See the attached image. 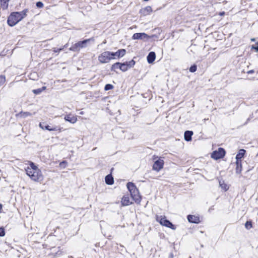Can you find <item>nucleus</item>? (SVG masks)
<instances>
[{
	"label": "nucleus",
	"instance_id": "bb28decb",
	"mask_svg": "<svg viewBox=\"0 0 258 258\" xmlns=\"http://www.w3.org/2000/svg\"><path fill=\"white\" fill-rule=\"evenodd\" d=\"M197 70V66L196 64H194L190 66L189 68V71L191 73L195 72Z\"/></svg>",
	"mask_w": 258,
	"mask_h": 258
},
{
	"label": "nucleus",
	"instance_id": "6e6552de",
	"mask_svg": "<svg viewBox=\"0 0 258 258\" xmlns=\"http://www.w3.org/2000/svg\"><path fill=\"white\" fill-rule=\"evenodd\" d=\"M39 127L43 129L48 130L49 131H61V128L58 126L55 125L53 127H51L48 124H46L45 122H40L39 124Z\"/></svg>",
	"mask_w": 258,
	"mask_h": 258
},
{
	"label": "nucleus",
	"instance_id": "09e8293b",
	"mask_svg": "<svg viewBox=\"0 0 258 258\" xmlns=\"http://www.w3.org/2000/svg\"><path fill=\"white\" fill-rule=\"evenodd\" d=\"M248 120H249V119H247V120H246V122H245V123H247V122H248Z\"/></svg>",
	"mask_w": 258,
	"mask_h": 258
},
{
	"label": "nucleus",
	"instance_id": "c756f323",
	"mask_svg": "<svg viewBox=\"0 0 258 258\" xmlns=\"http://www.w3.org/2000/svg\"><path fill=\"white\" fill-rule=\"evenodd\" d=\"M6 82V77L4 75H0V86H2Z\"/></svg>",
	"mask_w": 258,
	"mask_h": 258
},
{
	"label": "nucleus",
	"instance_id": "4468645a",
	"mask_svg": "<svg viewBox=\"0 0 258 258\" xmlns=\"http://www.w3.org/2000/svg\"><path fill=\"white\" fill-rule=\"evenodd\" d=\"M156 58V54L154 51H151L147 56V60L149 63H152Z\"/></svg>",
	"mask_w": 258,
	"mask_h": 258
},
{
	"label": "nucleus",
	"instance_id": "393cba45",
	"mask_svg": "<svg viewBox=\"0 0 258 258\" xmlns=\"http://www.w3.org/2000/svg\"><path fill=\"white\" fill-rule=\"evenodd\" d=\"M46 87L43 86L40 88L34 89L32 90V92L35 95H38V94H40L43 91L45 90L46 89Z\"/></svg>",
	"mask_w": 258,
	"mask_h": 258
},
{
	"label": "nucleus",
	"instance_id": "e433bc0d",
	"mask_svg": "<svg viewBox=\"0 0 258 258\" xmlns=\"http://www.w3.org/2000/svg\"><path fill=\"white\" fill-rule=\"evenodd\" d=\"M251 49H253L256 52H258V42L251 46Z\"/></svg>",
	"mask_w": 258,
	"mask_h": 258
},
{
	"label": "nucleus",
	"instance_id": "c85d7f7f",
	"mask_svg": "<svg viewBox=\"0 0 258 258\" xmlns=\"http://www.w3.org/2000/svg\"><path fill=\"white\" fill-rule=\"evenodd\" d=\"M245 227L247 229H250L252 227L251 221H247L245 223Z\"/></svg>",
	"mask_w": 258,
	"mask_h": 258
},
{
	"label": "nucleus",
	"instance_id": "1a4fd4ad",
	"mask_svg": "<svg viewBox=\"0 0 258 258\" xmlns=\"http://www.w3.org/2000/svg\"><path fill=\"white\" fill-rule=\"evenodd\" d=\"M164 164V162L163 160L161 158H159L154 162L152 169L158 172L163 168Z\"/></svg>",
	"mask_w": 258,
	"mask_h": 258
},
{
	"label": "nucleus",
	"instance_id": "2f4dec72",
	"mask_svg": "<svg viewBox=\"0 0 258 258\" xmlns=\"http://www.w3.org/2000/svg\"><path fill=\"white\" fill-rule=\"evenodd\" d=\"M20 114L24 117H26L29 116H32V114L29 112H21Z\"/></svg>",
	"mask_w": 258,
	"mask_h": 258
},
{
	"label": "nucleus",
	"instance_id": "f03ea898",
	"mask_svg": "<svg viewBox=\"0 0 258 258\" xmlns=\"http://www.w3.org/2000/svg\"><path fill=\"white\" fill-rule=\"evenodd\" d=\"M127 188L130 192L131 196L135 202L139 204L142 200V196L140 195L139 191L135 183L129 182L126 184Z\"/></svg>",
	"mask_w": 258,
	"mask_h": 258
},
{
	"label": "nucleus",
	"instance_id": "3c124183",
	"mask_svg": "<svg viewBox=\"0 0 258 258\" xmlns=\"http://www.w3.org/2000/svg\"><path fill=\"white\" fill-rule=\"evenodd\" d=\"M252 41H254V39H251Z\"/></svg>",
	"mask_w": 258,
	"mask_h": 258
},
{
	"label": "nucleus",
	"instance_id": "ddd939ff",
	"mask_svg": "<svg viewBox=\"0 0 258 258\" xmlns=\"http://www.w3.org/2000/svg\"><path fill=\"white\" fill-rule=\"evenodd\" d=\"M152 11V8L150 6H147L140 10V14L143 16H146L150 14Z\"/></svg>",
	"mask_w": 258,
	"mask_h": 258
},
{
	"label": "nucleus",
	"instance_id": "dca6fc26",
	"mask_svg": "<svg viewBox=\"0 0 258 258\" xmlns=\"http://www.w3.org/2000/svg\"><path fill=\"white\" fill-rule=\"evenodd\" d=\"M193 132L191 131H186L184 134V140L189 142L192 140V136L193 135Z\"/></svg>",
	"mask_w": 258,
	"mask_h": 258
},
{
	"label": "nucleus",
	"instance_id": "aec40b11",
	"mask_svg": "<svg viewBox=\"0 0 258 258\" xmlns=\"http://www.w3.org/2000/svg\"><path fill=\"white\" fill-rule=\"evenodd\" d=\"M121 204L123 206H128L132 204V202H130V199L128 197L124 196L121 199Z\"/></svg>",
	"mask_w": 258,
	"mask_h": 258
},
{
	"label": "nucleus",
	"instance_id": "5701e85b",
	"mask_svg": "<svg viewBox=\"0 0 258 258\" xmlns=\"http://www.w3.org/2000/svg\"><path fill=\"white\" fill-rule=\"evenodd\" d=\"M123 63H125V66L127 67V68L128 70L129 69H131V68L134 67V66L136 64V61L134 59H132L129 61L123 62Z\"/></svg>",
	"mask_w": 258,
	"mask_h": 258
},
{
	"label": "nucleus",
	"instance_id": "6ab92c4d",
	"mask_svg": "<svg viewBox=\"0 0 258 258\" xmlns=\"http://www.w3.org/2000/svg\"><path fill=\"white\" fill-rule=\"evenodd\" d=\"M105 183L108 185H112L114 183V179L112 175L110 174H108L105 177Z\"/></svg>",
	"mask_w": 258,
	"mask_h": 258
},
{
	"label": "nucleus",
	"instance_id": "2eb2a0df",
	"mask_svg": "<svg viewBox=\"0 0 258 258\" xmlns=\"http://www.w3.org/2000/svg\"><path fill=\"white\" fill-rule=\"evenodd\" d=\"M64 119L66 121H69L71 123H74L77 120L76 117L71 114L65 115Z\"/></svg>",
	"mask_w": 258,
	"mask_h": 258
},
{
	"label": "nucleus",
	"instance_id": "473e14b6",
	"mask_svg": "<svg viewBox=\"0 0 258 258\" xmlns=\"http://www.w3.org/2000/svg\"><path fill=\"white\" fill-rule=\"evenodd\" d=\"M67 162L66 160H63L60 162L59 163V167L61 168H65L67 165Z\"/></svg>",
	"mask_w": 258,
	"mask_h": 258
},
{
	"label": "nucleus",
	"instance_id": "49530a36",
	"mask_svg": "<svg viewBox=\"0 0 258 258\" xmlns=\"http://www.w3.org/2000/svg\"><path fill=\"white\" fill-rule=\"evenodd\" d=\"M248 120H249V119H247V120H246V122H245V123H247V122H248Z\"/></svg>",
	"mask_w": 258,
	"mask_h": 258
},
{
	"label": "nucleus",
	"instance_id": "a18cd8bd",
	"mask_svg": "<svg viewBox=\"0 0 258 258\" xmlns=\"http://www.w3.org/2000/svg\"><path fill=\"white\" fill-rule=\"evenodd\" d=\"M69 258H73V257L72 256H69Z\"/></svg>",
	"mask_w": 258,
	"mask_h": 258
},
{
	"label": "nucleus",
	"instance_id": "39448f33",
	"mask_svg": "<svg viewBox=\"0 0 258 258\" xmlns=\"http://www.w3.org/2000/svg\"><path fill=\"white\" fill-rule=\"evenodd\" d=\"M26 174L34 181L40 182L43 180V176L40 170H36V171H34L27 170Z\"/></svg>",
	"mask_w": 258,
	"mask_h": 258
},
{
	"label": "nucleus",
	"instance_id": "412c9836",
	"mask_svg": "<svg viewBox=\"0 0 258 258\" xmlns=\"http://www.w3.org/2000/svg\"><path fill=\"white\" fill-rule=\"evenodd\" d=\"M236 169L235 172L237 174H240L242 171V166L241 163V161L239 160V161L236 162Z\"/></svg>",
	"mask_w": 258,
	"mask_h": 258
},
{
	"label": "nucleus",
	"instance_id": "603ef678",
	"mask_svg": "<svg viewBox=\"0 0 258 258\" xmlns=\"http://www.w3.org/2000/svg\"><path fill=\"white\" fill-rule=\"evenodd\" d=\"M250 170V169H248V170H247V172L249 171V170Z\"/></svg>",
	"mask_w": 258,
	"mask_h": 258
},
{
	"label": "nucleus",
	"instance_id": "7ed1b4c3",
	"mask_svg": "<svg viewBox=\"0 0 258 258\" xmlns=\"http://www.w3.org/2000/svg\"><path fill=\"white\" fill-rule=\"evenodd\" d=\"M94 41L95 39L94 37L79 41L75 44H73L69 48V50L74 52H78L81 49L86 48L89 43L91 42L94 43Z\"/></svg>",
	"mask_w": 258,
	"mask_h": 258
},
{
	"label": "nucleus",
	"instance_id": "20e7f679",
	"mask_svg": "<svg viewBox=\"0 0 258 258\" xmlns=\"http://www.w3.org/2000/svg\"><path fill=\"white\" fill-rule=\"evenodd\" d=\"M156 221L162 226L169 228L172 230H175L176 228L175 225L172 224L169 220L167 219L165 216H156Z\"/></svg>",
	"mask_w": 258,
	"mask_h": 258
},
{
	"label": "nucleus",
	"instance_id": "de8ad7c7",
	"mask_svg": "<svg viewBox=\"0 0 258 258\" xmlns=\"http://www.w3.org/2000/svg\"><path fill=\"white\" fill-rule=\"evenodd\" d=\"M248 120H249V119H247V120H246V122H245V123H247V122H248Z\"/></svg>",
	"mask_w": 258,
	"mask_h": 258
},
{
	"label": "nucleus",
	"instance_id": "8fccbe9b",
	"mask_svg": "<svg viewBox=\"0 0 258 258\" xmlns=\"http://www.w3.org/2000/svg\"><path fill=\"white\" fill-rule=\"evenodd\" d=\"M144 1L145 2H147V1H149V0H144Z\"/></svg>",
	"mask_w": 258,
	"mask_h": 258
},
{
	"label": "nucleus",
	"instance_id": "4be33fe9",
	"mask_svg": "<svg viewBox=\"0 0 258 258\" xmlns=\"http://www.w3.org/2000/svg\"><path fill=\"white\" fill-rule=\"evenodd\" d=\"M10 0H0L1 6L3 10H7L8 8V3Z\"/></svg>",
	"mask_w": 258,
	"mask_h": 258
},
{
	"label": "nucleus",
	"instance_id": "79ce46f5",
	"mask_svg": "<svg viewBox=\"0 0 258 258\" xmlns=\"http://www.w3.org/2000/svg\"><path fill=\"white\" fill-rule=\"evenodd\" d=\"M3 208V205L2 204H0V213L1 212V210Z\"/></svg>",
	"mask_w": 258,
	"mask_h": 258
},
{
	"label": "nucleus",
	"instance_id": "423d86ee",
	"mask_svg": "<svg viewBox=\"0 0 258 258\" xmlns=\"http://www.w3.org/2000/svg\"><path fill=\"white\" fill-rule=\"evenodd\" d=\"M111 51H105L101 53L98 56V60L101 63H106L113 59L111 54Z\"/></svg>",
	"mask_w": 258,
	"mask_h": 258
},
{
	"label": "nucleus",
	"instance_id": "5fc2aeb1",
	"mask_svg": "<svg viewBox=\"0 0 258 258\" xmlns=\"http://www.w3.org/2000/svg\"><path fill=\"white\" fill-rule=\"evenodd\" d=\"M1 55L0 54V56H1Z\"/></svg>",
	"mask_w": 258,
	"mask_h": 258
},
{
	"label": "nucleus",
	"instance_id": "7c9ffc66",
	"mask_svg": "<svg viewBox=\"0 0 258 258\" xmlns=\"http://www.w3.org/2000/svg\"><path fill=\"white\" fill-rule=\"evenodd\" d=\"M113 88V86L110 84H107L105 85L104 87V90L105 91H108L112 89Z\"/></svg>",
	"mask_w": 258,
	"mask_h": 258
},
{
	"label": "nucleus",
	"instance_id": "f3484780",
	"mask_svg": "<svg viewBox=\"0 0 258 258\" xmlns=\"http://www.w3.org/2000/svg\"><path fill=\"white\" fill-rule=\"evenodd\" d=\"M245 152L246 151L244 149H240L236 156V161H239V160L241 161V159L243 158Z\"/></svg>",
	"mask_w": 258,
	"mask_h": 258
},
{
	"label": "nucleus",
	"instance_id": "b1692460",
	"mask_svg": "<svg viewBox=\"0 0 258 258\" xmlns=\"http://www.w3.org/2000/svg\"><path fill=\"white\" fill-rule=\"evenodd\" d=\"M120 63H121V62H116L114 63V64H113L111 66L110 70L111 71L115 72L116 69H119L120 70Z\"/></svg>",
	"mask_w": 258,
	"mask_h": 258
},
{
	"label": "nucleus",
	"instance_id": "9b49d317",
	"mask_svg": "<svg viewBox=\"0 0 258 258\" xmlns=\"http://www.w3.org/2000/svg\"><path fill=\"white\" fill-rule=\"evenodd\" d=\"M125 53L126 50L125 49H120L116 52H111V54L112 56L113 59H115L123 57Z\"/></svg>",
	"mask_w": 258,
	"mask_h": 258
},
{
	"label": "nucleus",
	"instance_id": "0eeeda50",
	"mask_svg": "<svg viewBox=\"0 0 258 258\" xmlns=\"http://www.w3.org/2000/svg\"><path fill=\"white\" fill-rule=\"evenodd\" d=\"M226 154V151L223 148H219L217 150L214 151L211 155V157L213 159L217 160L218 159H222L224 157Z\"/></svg>",
	"mask_w": 258,
	"mask_h": 258
},
{
	"label": "nucleus",
	"instance_id": "a211bd4d",
	"mask_svg": "<svg viewBox=\"0 0 258 258\" xmlns=\"http://www.w3.org/2000/svg\"><path fill=\"white\" fill-rule=\"evenodd\" d=\"M29 166H30L27 167L25 169L26 173H27V170H29L30 171H36V170H40L38 168L37 166L33 162H30Z\"/></svg>",
	"mask_w": 258,
	"mask_h": 258
},
{
	"label": "nucleus",
	"instance_id": "72a5a7b5",
	"mask_svg": "<svg viewBox=\"0 0 258 258\" xmlns=\"http://www.w3.org/2000/svg\"><path fill=\"white\" fill-rule=\"evenodd\" d=\"M64 47H65V46H64L63 47H62L61 48H57L54 47L52 48V51L54 52L59 53V52H60L61 51L63 50Z\"/></svg>",
	"mask_w": 258,
	"mask_h": 258
},
{
	"label": "nucleus",
	"instance_id": "9d476101",
	"mask_svg": "<svg viewBox=\"0 0 258 258\" xmlns=\"http://www.w3.org/2000/svg\"><path fill=\"white\" fill-rule=\"evenodd\" d=\"M154 36L152 35V36H149L145 33H134L132 36V39L134 40H143L145 39H148L149 38H152Z\"/></svg>",
	"mask_w": 258,
	"mask_h": 258
},
{
	"label": "nucleus",
	"instance_id": "f257e3e1",
	"mask_svg": "<svg viewBox=\"0 0 258 258\" xmlns=\"http://www.w3.org/2000/svg\"><path fill=\"white\" fill-rule=\"evenodd\" d=\"M28 12V9H25L21 12H12L8 17L7 23L9 26L13 27L24 18Z\"/></svg>",
	"mask_w": 258,
	"mask_h": 258
},
{
	"label": "nucleus",
	"instance_id": "4c0bfd02",
	"mask_svg": "<svg viewBox=\"0 0 258 258\" xmlns=\"http://www.w3.org/2000/svg\"><path fill=\"white\" fill-rule=\"evenodd\" d=\"M254 72V70H251L248 71L247 72V74H253Z\"/></svg>",
	"mask_w": 258,
	"mask_h": 258
},
{
	"label": "nucleus",
	"instance_id": "f704fd0d",
	"mask_svg": "<svg viewBox=\"0 0 258 258\" xmlns=\"http://www.w3.org/2000/svg\"><path fill=\"white\" fill-rule=\"evenodd\" d=\"M36 6L37 7V8H42L44 6V5L42 3V2H40V1H39V2H37L36 3Z\"/></svg>",
	"mask_w": 258,
	"mask_h": 258
},
{
	"label": "nucleus",
	"instance_id": "c03bdc74",
	"mask_svg": "<svg viewBox=\"0 0 258 258\" xmlns=\"http://www.w3.org/2000/svg\"><path fill=\"white\" fill-rule=\"evenodd\" d=\"M224 14V12H222V13H220V15H223Z\"/></svg>",
	"mask_w": 258,
	"mask_h": 258
},
{
	"label": "nucleus",
	"instance_id": "a878e982",
	"mask_svg": "<svg viewBox=\"0 0 258 258\" xmlns=\"http://www.w3.org/2000/svg\"><path fill=\"white\" fill-rule=\"evenodd\" d=\"M219 184H220V186H221V187L222 189H223L224 190H225V191H226L228 189L229 187H228L226 183H225L224 182L221 183V181H219Z\"/></svg>",
	"mask_w": 258,
	"mask_h": 258
},
{
	"label": "nucleus",
	"instance_id": "c9c22d12",
	"mask_svg": "<svg viewBox=\"0 0 258 258\" xmlns=\"http://www.w3.org/2000/svg\"><path fill=\"white\" fill-rule=\"evenodd\" d=\"M5 235V231L4 227H0V236L3 237Z\"/></svg>",
	"mask_w": 258,
	"mask_h": 258
},
{
	"label": "nucleus",
	"instance_id": "864d4df0",
	"mask_svg": "<svg viewBox=\"0 0 258 258\" xmlns=\"http://www.w3.org/2000/svg\"><path fill=\"white\" fill-rule=\"evenodd\" d=\"M189 258H191V256H189Z\"/></svg>",
	"mask_w": 258,
	"mask_h": 258
},
{
	"label": "nucleus",
	"instance_id": "37998d69",
	"mask_svg": "<svg viewBox=\"0 0 258 258\" xmlns=\"http://www.w3.org/2000/svg\"><path fill=\"white\" fill-rule=\"evenodd\" d=\"M54 249H55V247H53L52 248V251H54V250H55Z\"/></svg>",
	"mask_w": 258,
	"mask_h": 258
},
{
	"label": "nucleus",
	"instance_id": "a19ab883",
	"mask_svg": "<svg viewBox=\"0 0 258 258\" xmlns=\"http://www.w3.org/2000/svg\"><path fill=\"white\" fill-rule=\"evenodd\" d=\"M61 252H59V251L58 250L57 252L55 253L56 255H59L61 254Z\"/></svg>",
	"mask_w": 258,
	"mask_h": 258
},
{
	"label": "nucleus",
	"instance_id": "ea45409f",
	"mask_svg": "<svg viewBox=\"0 0 258 258\" xmlns=\"http://www.w3.org/2000/svg\"><path fill=\"white\" fill-rule=\"evenodd\" d=\"M214 210V206H213L211 207L209 209V210H208V212H211V211H212V210Z\"/></svg>",
	"mask_w": 258,
	"mask_h": 258
},
{
	"label": "nucleus",
	"instance_id": "f8f14e48",
	"mask_svg": "<svg viewBox=\"0 0 258 258\" xmlns=\"http://www.w3.org/2000/svg\"><path fill=\"white\" fill-rule=\"evenodd\" d=\"M187 219L189 223L199 224L200 223V218L195 215H188L187 216Z\"/></svg>",
	"mask_w": 258,
	"mask_h": 258
},
{
	"label": "nucleus",
	"instance_id": "58836bf2",
	"mask_svg": "<svg viewBox=\"0 0 258 258\" xmlns=\"http://www.w3.org/2000/svg\"><path fill=\"white\" fill-rule=\"evenodd\" d=\"M174 257V255H173V254L172 252H170L169 255V256H168V258H173Z\"/></svg>",
	"mask_w": 258,
	"mask_h": 258
},
{
	"label": "nucleus",
	"instance_id": "cd10ccee",
	"mask_svg": "<svg viewBox=\"0 0 258 258\" xmlns=\"http://www.w3.org/2000/svg\"><path fill=\"white\" fill-rule=\"evenodd\" d=\"M120 70H121L123 72H125L128 70V69L125 66V63L123 62H121L120 63Z\"/></svg>",
	"mask_w": 258,
	"mask_h": 258
}]
</instances>
